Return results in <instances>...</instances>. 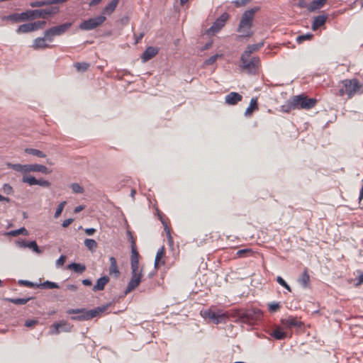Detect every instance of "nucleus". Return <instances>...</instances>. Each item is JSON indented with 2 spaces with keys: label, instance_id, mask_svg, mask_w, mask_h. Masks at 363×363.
<instances>
[{
  "label": "nucleus",
  "instance_id": "50",
  "mask_svg": "<svg viewBox=\"0 0 363 363\" xmlns=\"http://www.w3.org/2000/svg\"><path fill=\"white\" fill-rule=\"evenodd\" d=\"M280 308L281 305L279 303L272 302L268 304V308L271 313L277 312Z\"/></svg>",
  "mask_w": 363,
  "mask_h": 363
},
{
  "label": "nucleus",
  "instance_id": "2",
  "mask_svg": "<svg viewBox=\"0 0 363 363\" xmlns=\"http://www.w3.org/2000/svg\"><path fill=\"white\" fill-rule=\"evenodd\" d=\"M342 83L350 99L363 92V84L357 79H345Z\"/></svg>",
  "mask_w": 363,
  "mask_h": 363
},
{
  "label": "nucleus",
  "instance_id": "1",
  "mask_svg": "<svg viewBox=\"0 0 363 363\" xmlns=\"http://www.w3.org/2000/svg\"><path fill=\"white\" fill-rule=\"evenodd\" d=\"M111 305L112 302L101 306L96 307L91 310H87L86 308L69 309L67 311V313L68 314H78V315L71 317V319L73 320H89L98 316L100 313L106 311Z\"/></svg>",
  "mask_w": 363,
  "mask_h": 363
},
{
  "label": "nucleus",
  "instance_id": "53",
  "mask_svg": "<svg viewBox=\"0 0 363 363\" xmlns=\"http://www.w3.org/2000/svg\"><path fill=\"white\" fill-rule=\"evenodd\" d=\"M277 281L283 287H284L286 290L289 291H291V287L289 285L284 281V279L281 277H277Z\"/></svg>",
  "mask_w": 363,
  "mask_h": 363
},
{
  "label": "nucleus",
  "instance_id": "45",
  "mask_svg": "<svg viewBox=\"0 0 363 363\" xmlns=\"http://www.w3.org/2000/svg\"><path fill=\"white\" fill-rule=\"evenodd\" d=\"M27 247L32 250L33 252H36L37 254L42 253V250L38 247L37 242L35 241L28 242V243L27 245Z\"/></svg>",
  "mask_w": 363,
  "mask_h": 363
},
{
  "label": "nucleus",
  "instance_id": "36",
  "mask_svg": "<svg viewBox=\"0 0 363 363\" xmlns=\"http://www.w3.org/2000/svg\"><path fill=\"white\" fill-rule=\"evenodd\" d=\"M36 288H40V289H59L60 286L55 282H52V281H45L43 283L38 284V285H36Z\"/></svg>",
  "mask_w": 363,
  "mask_h": 363
},
{
  "label": "nucleus",
  "instance_id": "35",
  "mask_svg": "<svg viewBox=\"0 0 363 363\" xmlns=\"http://www.w3.org/2000/svg\"><path fill=\"white\" fill-rule=\"evenodd\" d=\"M33 297H28L26 298H6L5 300L11 302L12 303H14L16 305H24L27 303L30 300L33 299Z\"/></svg>",
  "mask_w": 363,
  "mask_h": 363
},
{
  "label": "nucleus",
  "instance_id": "58",
  "mask_svg": "<svg viewBox=\"0 0 363 363\" xmlns=\"http://www.w3.org/2000/svg\"><path fill=\"white\" fill-rule=\"evenodd\" d=\"M38 323V320H28L26 321L25 326L28 328H31L34 326Z\"/></svg>",
  "mask_w": 363,
  "mask_h": 363
},
{
  "label": "nucleus",
  "instance_id": "15",
  "mask_svg": "<svg viewBox=\"0 0 363 363\" xmlns=\"http://www.w3.org/2000/svg\"><path fill=\"white\" fill-rule=\"evenodd\" d=\"M46 41L48 40L45 36V33H44V37L37 38L34 40L32 47L34 50L46 49L48 48H52V45L47 44Z\"/></svg>",
  "mask_w": 363,
  "mask_h": 363
},
{
  "label": "nucleus",
  "instance_id": "57",
  "mask_svg": "<svg viewBox=\"0 0 363 363\" xmlns=\"http://www.w3.org/2000/svg\"><path fill=\"white\" fill-rule=\"evenodd\" d=\"M3 189L8 194L13 192V189H12L11 186L9 184H5L3 186Z\"/></svg>",
  "mask_w": 363,
  "mask_h": 363
},
{
  "label": "nucleus",
  "instance_id": "37",
  "mask_svg": "<svg viewBox=\"0 0 363 363\" xmlns=\"http://www.w3.org/2000/svg\"><path fill=\"white\" fill-rule=\"evenodd\" d=\"M143 277V269H139V267H135L133 268H131V279H142Z\"/></svg>",
  "mask_w": 363,
  "mask_h": 363
},
{
  "label": "nucleus",
  "instance_id": "27",
  "mask_svg": "<svg viewBox=\"0 0 363 363\" xmlns=\"http://www.w3.org/2000/svg\"><path fill=\"white\" fill-rule=\"evenodd\" d=\"M142 279H130L128 284V286L124 291L125 295H127L132 291H133L136 287L139 286Z\"/></svg>",
  "mask_w": 363,
  "mask_h": 363
},
{
  "label": "nucleus",
  "instance_id": "43",
  "mask_svg": "<svg viewBox=\"0 0 363 363\" xmlns=\"http://www.w3.org/2000/svg\"><path fill=\"white\" fill-rule=\"evenodd\" d=\"M90 65L87 62H77L74 64V67L78 72H85L86 71Z\"/></svg>",
  "mask_w": 363,
  "mask_h": 363
},
{
  "label": "nucleus",
  "instance_id": "48",
  "mask_svg": "<svg viewBox=\"0 0 363 363\" xmlns=\"http://www.w3.org/2000/svg\"><path fill=\"white\" fill-rule=\"evenodd\" d=\"M70 187L72 190V191L75 194H82L84 192V189L82 186H81L79 184L77 183H72L71 185H70Z\"/></svg>",
  "mask_w": 363,
  "mask_h": 363
},
{
  "label": "nucleus",
  "instance_id": "61",
  "mask_svg": "<svg viewBox=\"0 0 363 363\" xmlns=\"http://www.w3.org/2000/svg\"><path fill=\"white\" fill-rule=\"evenodd\" d=\"M248 0H236L234 1L236 6H243L245 5Z\"/></svg>",
  "mask_w": 363,
  "mask_h": 363
},
{
  "label": "nucleus",
  "instance_id": "56",
  "mask_svg": "<svg viewBox=\"0 0 363 363\" xmlns=\"http://www.w3.org/2000/svg\"><path fill=\"white\" fill-rule=\"evenodd\" d=\"M162 224H163V225H164V230H165V231H166V233H167V238H168L169 241V242H172V236H171V233H170V230H169V228L167 227V223H166L164 221L162 220Z\"/></svg>",
  "mask_w": 363,
  "mask_h": 363
},
{
  "label": "nucleus",
  "instance_id": "23",
  "mask_svg": "<svg viewBox=\"0 0 363 363\" xmlns=\"http://www.w3.org/2000/svg\"><path fill=\"white\" fill-rule=\"evenodd\" d=\"M119 0H112L108 3L103 9L102 13L104 15H111L116 9L118 4Z\"/></svg>",
  "mask_w": 363,
  "mask_h": 363
},
{
  "label": "nucleus",
  "instance_id": "20",
  "mask_svg": "<svg viewBox=\"0 0 363 363\" xmlns=\"http://www.w3.org/2000/svg\"><path fill=\"white\" fill-rule=\"evenodd\" d=\"M110 279L108 276H104L97 279L96 284L94 286V291H102L105 286L109 282Z\"/></svg>",
  "mask_w": 363,
  "mask_h": 363
},
{
  "label": "nucleus",
  "instance_id": "16",
  "mask_svg": "<svg viewBox=\"0 0 363 363\" xmlns=\"http://www.w3.org/2000/svg\"><path fill=\"white\" fill-rule=\"evenodd\" d=\"M242 96L238 92H230L227 94L225 98V101L228 105H235L239 101H242Z\"/></svg>",
  "mask_w": 363,
  "mask_h": 363
},
{
  "label": "nucleus",
  "instance_id": "64",
  "mask_svg": "<svg viewBox=\"0 0 363 363\" xmlns=\"http://www.w3.org/2000/svg\"><path fill=\"white\" fill-rule=\"evenodd\" d=\"M363 283V273L361 272L359 276V278H358V280H357V282L356 283V286H359L361 285Z\"/></svg>",
  "mask_w": 363,
  "mask_h": 363
},
{
  "label": "nucleus",
  "instance_id": "59",
  "mask_svg": "<svg viewBox=\"0 0 363 363\" xmlns=\"http://www.w3.org/2000/svg\"><path fill=\"white\" fill-rule=\"evenodd\" d=\"M73 220H74L73 218H68V219L65 220L62 223V227L63 228L68 227L73 222Z\"/></svg>",
  "mask_w": 363,
  "mask_h": 363
},
{
  "label": "nucleus",
  "instance_id": "29",
  "mask_svg": "<svg viewBox=\"0 0 363 363\" xmlns=\"http://www.w3.org/2000/svg\"><path fill=\"white\" fill-rule=\"evenodd\" d=\"M6 164L8 167L11 168L16 172L24 173L28 172V164H11L10 162H7Z\"/></svg>",
  "mask_w": 363,
  "mask_h": 363
},
{
  "label": "nucleus",
  "instance_id": "8",
  "mask_svg": "<svg viewBox=\"0 0 363 363\" xmlns=\"http://www.w3.org/2000/svg\"><path fill=\"white\" fill-rule=\"evenodd\" d=\"M259 8L258 6H255L245 11L242 16L239 26H241V28L252 27L254 16L255 13L259 11Z\"/></svg>",
  "mask_w": 363,
  "mask_h": 363
},
{
  "label": "nucleus",
  "instance_id": "4",
  "mask_svg": "<svg viewBox=\"0 0 363 363\" xmlns=\"http://www.w3.org/2000/svg\"><path fill=\"white\" fill-rule=\"evenodd\" d=\"M250 56L241 55V67L242 69L246 70L249 74H255L257 73L259 65V59L256 57H252L250 60Z\"/></svg>",
  "mask_w": 363,
  "mask_h": 363
},
{
  "label": "nucleus",
  "instance_id": "41",
  "mask_svg": "<svg viewBox=\"0 0 363 363\" xmlns=\"http://www.w3.org/2000/svg\"><path fill=\"white\" fill-rule=\"evenodd\" d=\"M84 245L91 251H94L97 247V242L93 239H85Z\"/></svg>",
  "mask_w": 363,
  "mask_h": 363
},
{
  "label": "nucleus",
  "instance_id": "7",
  "mask_svg": "<svg viewBox=\"0 0 363 363\" xmlns=\"http://www.w3.org/2000/svg\"><path fill=\"white\" fill-rule=\"evenodd\" d=\"M29 20H33L30 10H27L21 13H13L2 17V21H10L12 23L24 22Z\"/></svg>",
  "mask_w": 363,
  "mask_h": 363
},
{
  "label": "nucleus",
  "instance_id": "21",
  "mask_svg": "<svg viewBox=\"0 0 363 363\" xmlns=\"http://www.w3.org/2000/svg\"><path fill=\"white\" fill-rule=\"evenodd\" d=\"M110 260V267L108 269V272L110 275H113L116 278H118L120 276V271L118 268L117 261L115 257H111L109 258Z\"/></svg>",
  "mask_w": 363,
  "mask_h": 363
},
{
  "label": "nucleus",
  "instance_id": "11",
  "mask_svg": "<svg viewBox=\"0 0 363 363\" xmlns=\"http://www.w3.org/2000/svg\"><path fill=\"white\" fill-rule=\"evenodd\" d=\"M229 15L228 13H223L219 18H218L213 25L208 30V33H218L225 24L228 19Z\"/></svg>",
  "mask_w": 363,
  "mask_h": 363
},
{
  "label": "nucleus",
  "instance_id": "17",
  "mask_svg": "<svg viewBox=\"0 0 363 363\" xmlns=\"http://www.w3.org/2000/svg\"><path fill=\"white\" fill-rule=\"evenodd\" d=\"M158 53V49L152 46L146 48L143 52L141 59L143 62H146L152 57H154Z\"/></svg>",
  "mask_w": 363,
  "mask_h": 363
},
{
  "label": "nucleus",
  "instance_id": "28",
  "mask_svg": "<svg viewBox=\"0 0 363 363\" xmlns=\"http://www.w3.org/2000/svg\"><path fill=\"white\" fill-rule=\"evenodd\" d=\"M258 109L257 100L256 98H252L249 106L247 108L245 116H250L253 111Z\"/></svg>",
  "mask_w": 363,
  "mask_h": 363
},
{
  "label": "nucleus",
  "instance_id": "5",
  "mask_svg": "<svg viewBox=\"0 0 363 363\" xmlns=\"http://www.w3.org/2000/svg\"><path fill=\"white\" fill-rule=\"evenodd\" d=\"M72 26L71 23H65L60 26H53L45 31L47 40L52 42L55 36L64 34Z\"/></svg>",
  "mask_w": 363,
  "mask_h": 363
},
{
  "label": "nucleus",
  "instance_id": "63",
  "mask_svg": "<svg viewBox=\"0 0 363 363\" xmlns=\"http://www.w3.org/2000/svg\"><path fill=\"white\" fill-rule=\"evenodd\" d=\"M67 289L72 291H76L78 289L77 286H76L74 284H68L67 286Z\"/></svg>",
  "mask_w": 363,
  "mask_h": 363
},
{
  "label": "nucleus",
  "instance_id": "19",
  "mask_svg": "<svg viewBox=\"0 0 363 363\" xmlns=\"http://www.w3.org/2000/svg\"><path fill=\"white\" fill-rule=\"evenodd\" d=\"M41 172L45 174L50 173V171L47 167L38 164H28V172Z\"/></svg>",
  "mask_w": 363,
  "mask_h": 363
},
{
  "label": "nucleus",
  "instance_id": "62",
  "mask_svg": "<svg viewBox=\"0 0 363 363\" xmlns=\"http://www.w3.org/2000/svg\"><path fill=\"white\" fill-rule=\"evenodd\" d=\"M96 232V229L93 228H86L85 233L88 235H92Z\"/></svg>",
  "mask_w": 363,
  "mask_h": 363
},
{
  "label": "nucleus",
  "instance_id": "25",
  "mask_svg": "<svg viewBox=\"0 0 363 363\" xmlns=\"http://www.w3.org/2000/svg\"><path fill=\"white\" fill-rule=\"evenodd\" d=\"M67 269L82 274L86 270V266L84 264L72 262L67 266Z\"/></svg>",
  "mask_w": 363,
  "mask_h": 363
},
{
  "label": "nucleus",
  "instance_id": "3",
  "mask_svg": "<svg viewBox=\"0 0 363 363\" xmlns=\"http://www.w3.org/2000/svg\"><path fill=\"white\" fill-rule=\"evenodd\" d=\"M201 315L204 318L210 320L214 324L225 323L228 318L227 313H223L220 310L217 311H213L211 309L205 310L201 311Z\"/></svg>",
  "mask_w": 363,
  "mask_h": 363
},
{
  "label": "nucleus",
  "instance_id": "46",
  "mask_svg": "<svg viewBox=\"0 0 363 363\" xmlns=\"http://www.w3.org/2000/svg\"><path fill=\"white\" fill-rule=\"evenodd\" d=\"M222 57H223L222 54H216L214 55H212L211 57H210L207 60H206L205 62H204V64L206 65H213L214 62H216V61L217 60L218 58Z\"/></svg>",
  "mask_w": 363,
  "mask_h": 363
},
{
  "label": "nucleus",
  "instance_id": "13",
  "mask_svg": "<svg viewBox=\"0 0 363 363\" xmlns=\"http://www.w3.org/2000/svg\"><path fill=\"white\" fill-rule=\"evenodd\" d=\"M52 328H54L53 330L50 331L52 334H58L60 331L69 332L71 330V325L65 321L55 323L52 325Z\"/></svg>",
  "mask_w": 363,
  "mask_h": 363
},
{
  "label": "nucleus",
  "instance_id": "33",
  "mask_svg": "<svg viewBox=\"0 0 363 363\" xmlns=\"http://www.w3.org/2000/svg\"><path fill=\"white\" fill-rule=\"evenodd\" d=\"M326 0H314L308 6V9L311 11L319 9L324 6Z\"/></svg>",
  "mask_w": 363,
  "mask_h": 363
},
{
  "label": "nucleus",
  "instance_id": "39",
  "mask_svg": "<svg viewBox=\"0 0 363 363\" xmlns=\"http://www.w3.org/2000/svg\"><path fill=\"white\" fill-rule=\"evenodd\" d=\"M164 254H165V252H164V247H162L160 249L158 250V251L156 254L155 259V268L158 267L160 260L164 256Z\"/></svg>",
  "mask_w": 363,
  "mask_h": 363
},
{
  "label": "nucleus",
  "instance_id": "47",
  "mask_svg": "<svg viewBox=\"0 0 363 363\" xmlns=\"http://www.w3.org/2000/svg\"><path fill=\"white\" fill-rule=\"evenodd\" d=\"M313 34L306 33L297 36L296 41L298 43H303L304 40H310L313 38Z\"/></svg>",
  "mask_w": 363,
  "mask_h": 363
},
{
  "label": "nucleus",
  "instance_id": "22",
  "mask_svg": "<svg viewBox=\"0 0 363 363\" xmlns=\"http://www.w3.org/2000/svg\"><path fill=\"white\" fill-rule=\"evenodd\" d=\"M327 18L328 16L326 15H319L315 16L312 23V29L315 30L320 26H323L327 20Z\"/></svg>",
  "mask_w": 363,
  "mask_h": 363
},
{
  "label": "nucleus",
  "instance_id": "9",
  "mask_svg": "<svg viewBox=\"0 0 363 363\" xmlns=\"http://www.w3.org/2000/svg\"><path fill=\"white\" fill-rule=\"evenodd\" d=\"M33 20L36 18H45L48 16H54L59 12L57 6H52L49 9L30 10Z\"/></svg>",
  "mask_w": 363,
  "mask_h": 363
},
{
  "label": "nucleus",
  "instance_id": "24",
  "mask_svg": "<svg viewBox=\"0 0 363 363\" xmlns=\"http://www.w3.org/2000/svg\"><path fill=\"white\" fill-rule=\"evenodd\" d=\"M263 45H264L263 42H261V43H259L257 44L249 45L242 55L250 56V55L252 52L259 50Z\"/></svg>",
  "mask_w": 363,
  "mask_h": 363
},
{
  "label": "nucleus",
  "instance_id": "52",
  "mask_svg": "<svg viewBox=\"0 0 363 363\" xmlns=\"http://www.w3.org/2000/svg\"><path fill=\"white\" fill-rule=\"evenodd\" d=\"M18 284L20 285L30 287V288H35V287L36 288V285H38V284H35V283L31 282L28 280H22V279L18 281Z\"/></svg>",
  "mask_w": 363,
  "mask_h": 363
},
{
  "label": "nucleus",
  "instance_id": "55",
  "mask_svg": "<svg viewBox=\"0 0 363 363\" xmlns=\"http://www.w3.org/2000/svg\"><path fill=\"white\" fill-rule=\"evenodd\" d=\"M37 185L43 186V187H49L50 186V183L48 180H45L43 179H38Z\"/></svg>",
  "mask_w": 363,
  "mask_h": 363
},
{
  "label": "nucleus",
  "instance_id": "6",
  "mask_svg": "<svg viewBox=\"0 0 363 363\" xmlns=\"http://www.w3.org/2000/svg\"><path fill=\"white\" fill-rule=\"evenodd\" d=\"M106 19V18L103 15L91 18L83 21L79 24V28L82 30H91L101 26Z\"/></svg>",
  "mask_w": 363,
  "mask_h": 363
},
{
  "label": "nucleus",
  "instance_id": "49",
  "mask_svg": "<svg viewBox=\"0 0 363 363\" xmlns=\"http://www.w3.org/2000/svg\"><path fill=\"white\" fill-rule=\"evenodd\" d=\"M31 23H32V26L33 28V30L35 31V30L43 28L46 25V21H35V22H33Z\"/></svg>",
  "mask_w": 363,
  "mask_h": 363
},
{
  "label": "nucleus",
  "instance_id": "38",
  "mask_svg": "<svg viewBox=\"0 0 363 363\" xmlns=\"http://www.w3.org/2000/svg\"><path fill=\"white\" fill-rule=\"evenodd\" d=\"M25 151L28 154H30V155H34V156H36L38 157L44 158L46 157V155L43 152H42L39 150H37V149L26 148L25 150Z\"/></svg>",
  "mask_w": 363,
  "mask_h": 363
},
{
  "label": "nucleus",
  "instance_id": "14",
  "mask_svg": "<svg viewBox=\"0 0 363 363\" xmlns=\"http://www.w3.org/2000/svg\"><path fill=\"white\" fill-rule=\"evenodd\" d=\"M139 253L137 250L136 244L132 242L131 245V256H130V268L139 267Z\"/></svg>",
  "mask_w": 363,
  "mask_h": 363
},
{
  "label": "nucleus",
  "instance_id": "26",
  "mask_svg": "<svg viewBox=\"0 0 363 363\" xmlns=\"http://www.w3.org/2000/svg\"><path fill=\"white\" fill-rule=\"evenodd\" d=\"M237 31L240 33V38H250L253 35L252 27L241 28V26H239Z\"/></svg>",
  "mask_w": 363,
  "mask_h": 363
},
{
  "label": "nucleus",
  "instance_id": "54",
  "mask_svg": "<svg viewBox=\"0 0 363 363\" xmlns=\"http://www.w3.org/2000/svg\"><path fill=\"white\" fill-rule=\"evenodd\" d=\"M66 260V256L65 255H61L56 261V267H62Z\"/></svg>",
  "mask_w": 363,
  "mask_h": 363
},
{
  "label": "nucleus",
  "instance_id": "60",
  "mask_svg": "<svg viewBox=\"0 0 363 363\" xmlns=\"http://www.w3.org/2000/svg\"><path fill=\"white\" fill-rule=\"evenodd\" d=\"M16 243L18 247L25 248V247H27V245H28V242H27L26 240H18V241H17Z\"/></svg>",
  "mask_w": 363,
  "mask_h": 363
},
{
  "label": "nucleus",
  "instance_id": "31",
  "mask_svg": "<svg viewBox=\"0 0 363 363\" xmlns=\"http://www.w3.org/2000/svg\"><path fill=\"white\" fill-rule=\"evenodd\" d=\"M270 335L274 338L279 340H284L286 337V333L279 327L273 330Z\"/></svg>",
  "mask_w": 363,
  "mask_h": 363
},
{
  "label": "nucleus",
  "instance_id": "44",
  "mask_svg": "<svg viewBox=\"0 0 363 363\" xmlns=\"http://www.w3.org/2000/svg\"><path fill=\"white\" fill-rule=\"evenodd\" d=\"M23 183H27L30 186L37 185L38 179L33 176H24L22 179Z\"/></svg>",
  "mask_w": 363,
  "mask_h": 363
},
{
  "label": "nucleus",
  "instance_id": "18",
  "mask_svg": "<svg viewBox=\"0 0 363 363\" xmlns=\"http://www.w3.org/2000/svg\"><path fill=\"white\" fill-rule=\"evenodd\" d=\"M299 100V99H295L294 96L290 99L288 100L284 105L281 106V111L284 113H289L291 110L297 108V101Z\"/></svg>",
  "mask_w": 363,
  "mask_h": 363
},
{
  "label": "nucleus",
  "instance_id": "30",
  "mask_svg": "<svg viewBox=\"0 0 363 363\" xmlns=\"http://www.w3.org/2000/svg\"><path fill=\"white\" fill-rule=\"evenodd\" d=\"M16 31L18 34H21V33H28L30 32H33L34 30H33L32 23H24V24L19 26Z\"/></svg>",
  "mask_w": 363,
  "mask_h": 363
},
{
  "label": "nucleus",
  "instance_id": "42",
  "mask_svg": "<svg viewBox=\"0 0 363 363\" xmlns=\"http://www.w3.org/2000/svg\"><path fill=\"white\" fill-rule=\"evenodd\" d=\"M252 254H253V252H252V249H250V248H245V249L239 250L236 252V255L239 257H247V256L252 255Z\"/></svg>",
  "mask_w": 363,
  "mask_h": 363
},
{
  "label": "nucleus",
  "instance_id": "12",
  "mask_svg": "<svg viewBox=\"0 0 363 363\" xmlns=\"http://www.w3.org/2000/svg\"><path fill=\"white\" fill-rule=\"evenodd\" d=\"M281 323L286 329H290L291 328L301 329L303 326V323L296 317L294 316H289L286 318H283L281 320Z\"/></svg>",
  "mask_w": 363,
  "mask_h": 363
},
{
  "label": "nucleus",
  "instance_id": "51",
  "mask_svg": "<svg viewBox=\"0 0 363 363\" xmlns=\"http://www.w3.org/2000/svg\"><path fill=\"white\" fill-rule=\"evenodd\" d=\"M65 204H66V201H62V202H61V203L58 205V206H57V209H56V211H55V215H54V217H55V218H58V217L61 215V213H62V211H63V209H64V207H65Z\"/></svg>",
  "mask_w": 363,
  "mask_h": 363
},
{
  "label": "nucleus",
  "instance_id": "34",
  "mask_svg": "<svg viewBox=\"0 0 363 363\" xmlns=\"http://www.w3.org/2000/svg\"><path fill=\"white\" fill-rule=\"evenodd\" d=\"M310 281V277L308 273V269H305L302 273L301 277L298 279V282L302 285L303 288H306Z\"/></svg>",
  "mask_w": 363,
  "mask_h": 363
},
{
  "label": "nucleus",
  "instance_id": "32",
  "mask_svg": "<svg viewBox=\"0 0 363 363\" xmlns=\"http://www.w3.org/2000/svg\"><path fill=\"white\" fill-rule=\"evenodd\" d=\"M54 0H37L30 3V6L33 8L41 7L44 6H49L55 4Z\"/></svg>",
  "mask_w": 363,
  "mask_h": 363
},
{
  "label": "nucleus",
  "instance_id": "10",
  "mask_svg": "<svg viewBox=\"0 0 363 363\" xmlns=\"http://www.w3.org/2000/svg\"><path fill=\"white\" fill-rule=\"evenodd\" d=\"M295 99H299V100L296 102L297 104V108H304V109H310L315 106L316 104L315 99H308L307 96H304L303 95L295 96Z\"/></svg>",
  "mask_w": 363,
  "mask_h": 363
},
{
  "label": "nucleus",
  "instance_id": "40",
  "mask_svg": "<svg viewBox=\"0 0 363 363\" xmlns=\"http://www.w3.org/2000/svg\"><path fill=\"white\" fill-rule=\"evenodd\" d=\"M20 234L28 235V231L24 227H22L18 230H11L7 233V235L11 236H17Z\"/></svg>",
  "mask_w": 363,
  "mask_h": 363
}]
</instances>
